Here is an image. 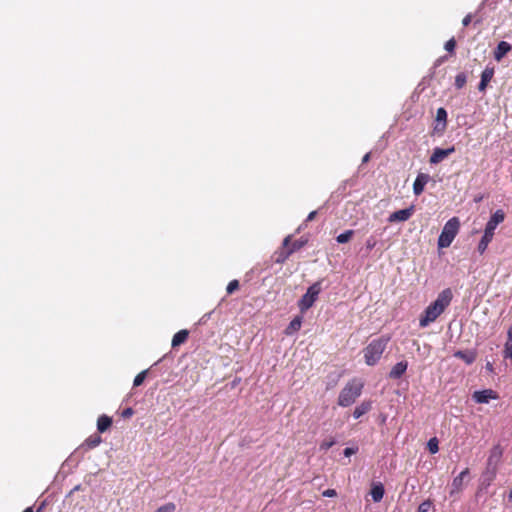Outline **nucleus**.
Returning <instances> with one entry per match:
<instances>
[{"instance_id":"obj_18","label":"nucleus","mask_w":512,"mask_h":512,"mask_svg":"<svg viewBox=\"0 0 512 512\" xmlns=\"http://www.w3.org/2000/svg\"><path fill=\"white\" fill-rule=\"evenodd\" d=\"M188 336H189L188 330L183 329V330L178 331L176 334H174V336L172 338V343H171L172 347L175 348V347H178L181 344L185 343L188 339Z\"/></svg>"},{"instance_id":"obj_25","label":"nucleus","mask_w":512,"mask_h":512,"mask_svg":"<svg viewBox=\"0 0 512 512\" xmlns=\"http://www.w3.org/2000/svg\"><path fill=\"white\" fill-rule=\"evenodd\" d=\"M427 447L431 454H436L439 451L437 438L436 437L431 438L427 443Z\"/></svg>"},{"instance_id":"obj_30","label":"nucleus","mask_w":512,"mask_h":512,"mask_svg":"<svg viewBox=\"0 0 512 512\" xmlns=\"http://www.w3.org/2000/svg\"><path fill=\"white\" fill-rule=\"evenodd\" d=\"M432 508L433 502L430 499H427L418 506V512H429Z\"/></svg>"},{"instance_id":"obj_36","label":"nucleus","mask_w":512,"mask_h":512,"mask_svg":"<svg viewBox=\"0 0 512 512\" xmlns=\"http://www.w3.org/2000/svg\"><path fill=\"white\" fill-rule=\"evenodd\" d=\"M376 239L374 237H369L366 240L365 246L367 250H372L376 246Z\"/></svg>"},{"instance_id":"obj_31","label":"nucleus","mask_w":512,"mask_h":512,"mask_svg":"<svg viewBox=\"0 0 512 512\" xmlns=\"http://www.w3.org/2000/svg\"><path fill=\"white\" fill-rule=\"evenodd\" d=\"M176 505L173 502L160 506L155 512H175Z\"/></svg>"},{"instance_id":"obj_28","label":"nucleus","mask_w":512,"mask_h":512,"mask_svg":"<svg viewBox=\"0 0 512 512\" xmlns=\"http://www.w3.org/2000/svg\"><path fill=\"white\" fill-rule=\"evenodd\" d=\"M501 456H502L501 449L498 446L494 447L489 456L488 463L489 464L492 463L493 460L498 461Z\"/></svg>"},{"instance_id":"obj_13","label":"nucleus","mask_w":512,"mask_h":512,"mask_svg":"<svg viewBox=\"0 0 512 512\" xmlns=\"http://www.w3.org/2000/svg\"><path fill=\"white\" fill-rule=\"evenodd\" d=\"M469 474V468H465L458 476L452 481V489L450 494L458 493L462 490L464 478Z\"/></svg>"},{"instance_id":"obj_37","label":"nucleus","mask_w":512,"mask_h":512,"mask_svg":"<svg viewBox=\"0 0 512 512\" xmlns=\"http://www.w3.org/2000/svg\"><path fill=\"white\" fill-rule=\"evenodd\" d=\"M357 451H358V447H355V448H353V447H347V448H345V449H344L343 453H344V455H345L346 457H349V456H351V455H353V454L357 453Z\"/></svg>"},{"instance_id":"obj_4","label":"nucleus","mask_w":512,"mask_h":512,"mask_svg":"<svg viewBox=\"0 0 512 512\" xmlns=\"http://www.w3.org/2000/svg\"><path fill=\"white\" fill-rule=\"evenodd\" d=\"M363 386V382L359 379L349 381L340 391L338 396V405L342 407H349L352 405L361 395Z\"/></svg>"},{"instance_id":"obj_35","label":"nucleus","mask_w":512,"mask_h":512,"mask_svg":"<svg viewBox=\"0 0 512 512\" xmlns=\"http://www.w3.org/2000/svg\"><path fill=\"white\" fill-rule=\"evenodd\" d=\"M455 47H456V41L454 38H451L450 40H448L445 44V49L448 51V52H454L455 50Z\"/></svg>"},{"instance_id":"obj_20","label":"nucleus","mask_w":512,"mask_h":512,"mask_svg":"<svg viewBox=\"0 0 512 512\" xmlns=\"http://www.w3.org/2000/svg\"><path fill=\"white\" fill-rule=\"evenodd\" d=\"M372 408V402L371 401H363L360 405H358L354 411L353 416L354 418L358 419L367 412H369Z\"/></svg>"},{"instance_id":"obj_24","label":"nucleus","mask_w":512,"mask_h":512,"mask_svg":"<svg viewBox=\"0 0 512 512\" xmlns=\"http://www.w3.org/2000/svg\"><path fill=\"white\" fill-rule=\"evenodd\" d=\"M354 235V231L353 230H346L345 232L339 234L337 237H336V241L338 243H347L351 240V238L353 237Z\"/></svg>"},{"instance_id":"obj_12","label":"nucleus","mask_w":512,"mask_h":512,"mask_svg":"<svg viewBox=\"0 0 512 512\" xmlns=\"http://www.w3.org/2000/svg\"><path fill=\"white\" fill-rule=\"evenodd\" d=\"M291 241V236H287L283 241V248L276 252V263H284L291 254V251L288 250L289 242Z\"/></svg>"},{"instance_id":"obj_45","label":"nucleus","mask_w":512,"mask_h":512,"mask_svg":"<svg viewBox=\"0 0 512 512\" xmlns=\"http://www.w3.org/2000/svg\"><path fill=\"white\" fill-rule=\"evenodd\" d=\"M508 499H509L510 502H512V490L509 493Z\"/></svg>"},{"instance_id":"obj_17","label":"nucleus","mask_w":512,"mask_h":512,"mask_svg":"<svg viewBox=\"0 0 512 512\" xmlns=\"http://www.w3.org/2000/svg\"><path fill=\"white\" fill-rule=\"evenodd\" d=\"M112 426V418L103 414L97 419V430L99 433L106 432Z\"/></svg>"},{"instance_id":"obj_21","label":"nucleus","mask_w":512,"mask_h":512,"mask_svg":"<svg viewBox=\"0 0 512 512\" xmlns=\"http://www.w3.org/2000/svg\"><path fill=\"white\" fill-rule=\"evenodd\" d=\"M385 490L381 483L374 484L371 488L370 494L374 502H380L384 496Z\"/></svg>"},{"instance_id":"obj_33","label":"nucleus","mask_w":512,"mask_h":512,"mask_svg":"<svg viewBox=\"0 0 512 512\" xmlns=\"http://www.w3.org/2000/svg\"><path fill=\"white\" fill-rule=\"evenodd\" d=\"M145 378H146V371L140 372L134 378L133 385L136 387L140 386L144 382Z\"/></svg>"},{"instance_id":"obj_5","label":"nucleus","mask_w":512,"mask_h":512,"mask_svg":"<svg viewBox=\"0 0 512 512\" xmlns=\"http://www.w3.org/2000/svg\"><path fill=\"white\" fill-rule=\"evenodd\" d=\"M460 228V221L458 217H452L449 219L438 238V247L447 248L451 245L455 237L457 236Z\"/></svg>"},{"instance_id":"obj_34","label":"nucleus","mask_w":512,"mask_h":512,"mask_svg":"<svg viewBox=\"0 0 512 512\" xmlns=\"http://www.w3.org/2000/svg\"><path fill=\"white\" fill-rule=\"evenodd\" d=\"M334 444H335V440H334V439L324 440V441H322V443L320 444V449H321V450H328V449H329V448H331Z\"/></svg>"},{"instance_id":"obj_10","label":"nucleus","mask_w":512,"mask_h":512,"mask_svg":"<svg viewBox=\"0 0 512 512\" xmlns=\"http://www.w3.org/2000/svg\"><path fill=\"white\" fill-rule=\"evenodd\" d=\"M430 181V175L426 173H419L413 183V192L416 196L423 193L426 184Z\"/></svg>"},{"instance_id":"obj_39","label":"nucleus","mask_w":512,"mask_h":512,"mask_svg":"<svg viewBox=\"0 0 512 512\" xmlns=\"http://www.w3.org/2000/svg\"><path fill=\"white\" fill-rule=\"evenodd\" d=\"M322 495L324 497H335L337 495V492L334 489H327L323 491Z\"/></svg>"},{"instance_id":"obj_15","label":"nucleus","mask_w":512,"mask_h":512,"mask_svg":"<svg viewBox=\"0 0 512 512\" xmlns=\"http://www.w3.org/2000/svg\"><path fill=\"white\" fill-rule=\"evenodd\" d=\"M408 363L406 361H400L396 363L389 372L391 379H399L407 370Z\"/></svg>"},{"instance_id":"obj_8","label":"nucleus","mask_w":512,"mask_h":512,"mask_svg":"<svg viewBox=\"0 0 512 512\" xmlns=\"http://www.w3.org/2000/svg\"><path fill=\"white\" fill-rule=\"evenodd\" d=\"M454 152H455L454 146H451L447 149L435 148L433 150L432 155L429 158V162H430V164H438Z\"/></svg>"},{"instance_id":"obj_1","label":"nucleus","mask_w":512,"mask_h":512,"mask_svg":"<svg viewBox=\"0 0 512 512\" xmlns=\"http://www.w3.org/2000/svg\"><path fill=\"white\" fill-rule=\"evenodd\" d=\"M452 292L449 288L440 292L434 302L426 307L419 318V325L422 328L427 327L434 322L450 305L452 300Z\"/></svg>"},{"instance_id":"obj_14","label":"nucleus","mask_w":512,"mask_h":512,"mask_svg":"<svg viewBox=\"0 0 512 512\" xmlns=\"http://www.w3.org/2000/svg\"><path fill=\"white\" fill-rule=\"evenodd\" d=\"M454 356L470 365L476 360L477 353L474 350H458L454 353Z\"/></svg>"},{"instance_id":"obj_11","label":"nucleus","mask_w":512,"mask_h":512,"mask_svg":"<svg viewBox=\"0 0 512 512\" xmlns=\"http://www.w3.org/2000/svg\"><path fill=\"white\" fill-rule=\"evenodd\" d=\"M493 76H494V67L487 66L481 74V80L478 85V90L480 92H484L486 90V87L492 80Z\"/></svg>"},{"instance_id":"obj_32","label":"nucleus","mask_w":512,"mask_h":512,"mask_svg":"<svg viewBox=\"0 0 512 512\" xmlns=\"http://www.w3.org/2000/svg\"><path fill=\"white\" fill-rule=\"evenodd\" d=\"M239 289V282L238 280H232L228 283L226 291L228 294H232L234 291Z\"/></svg>"},{"instance_id":"obj_26","label":"nucleus","mask_w":512,"mask_h":512,"mask_svg":"<svg viewBox=\"0 0 512 512\" xmlns=\"http://www.w3.org/2000/svg\"><path fill=\"white\" fill-rule=\"evenodd\" d=\"M467 81L466 75L464 73H459L455 77V87L457 89H461L465 86Z\"/></svg>"},{"instance_id":"obj_27","label":"nucleus","mask_w":512,"mask_h":512,"mask_svg":"<svg viewBox=\"0 0 512 512\" xmlns=\"http://www.w3.org/2000/svg\"><path fill=\"white\" fill-rule=\"evenodd\" d=\"M305 243H306L305 241H301V240H296L292 243L289 242L288 250L291 251V254H293L294 252L301 249L305 245Z\"/></svg>"},{"instance_id":"obj_43","label":"nucleus","mask_w":512,"mask_h":512,"mask_svg":"<svg viewBox=\"0 0 512 512\" xmlns=\"http://www.w3.org/2000/svg\"><path fill=\"white\" fill-rule=\"evenodd\" d=\"M486 368H487V370L492 371L493 366H492V364H491V363H489V362H488V363L486 364Z\"/></svg>"},{"instance_id":"obj_23","label":"nucleus","mask_w":512,"mask_h":512,"mask_svg":"<svg viewBox=\"0 0 512 512\" xmlns=\"http://www.w3.org/2000/svg\"><path fill=\"white\" fill-rule=\"evenodd\" d=\"M101 442H102L101 436H99L97 434H93L85 440L84 445L87 446V448H89V449H93V448L97 447Z\"/></svg>"},{"instance_id":"obj_19","label":"nucleus","mask_w":512,"mask_h":512,"mask_svg":"<svg viewBox=\"0 0 512 512\" xmlns=\"http://www.w3.org/2000/svg\"><path fill=\"white\" fill-rule=\"evenodd\" d=\"M503 356L512 361V325L507 331V341L504 344Z\"/></svg>"},{"instance_id":"obj_40","label":"nucleus","mask_w":512,"mask_h":512,"mask_svg":"<svg viewBox=\"0 0 512 512\" xmlns=\"http://www.w3.org/2000/svg\"><path fill=\"white\" fill-rule=\"evenodd\" d=\"M472 21V15L471 14H467L463 20H462V24L463 26H468Z\"/></svg>"},{"instance_id":"obj_44","label":"nucleus","mask_w":512,"mask_h":512,"mask_svg":"<svg viewBox=\"0 0 512 512\" xmlns=\"http://www.w3.org/2000/svg\"><path fill=\"white\" fill-rule=\"evenodd\" d=\"M23 512H33V508L32 507H27Z\"/></svg>"},{"instance_id":"obj_16","label":"nucleus","mask_w":512,"mask_h":512,"mask_svg":"<svg viewBox=\"0 0 512 512\" xmlns=\"http://www.w3.org/2000/svg\"><path fill=\"white\" fill-rule=\"evenodd\" d=\"M510 50H511V45L508 42H506V41L499 42L494 51L495 60L500 61Z\"/></svg>"},{"instance_id":"obj_41","label":"nucleus","mask_w":512,"mask_h":512,"mask_svg":"<svg viewBox=\"0 0 512 512\" xmlns=\"http://www.w3.org/2000/svg\"><path fill=\"white\" fill-rule=\"evenodd\" d=\"M316 215H317V211H312V212H310V213L308 214V216H307L306 221H307V222H309V221L314 220V219H315V217H316Z\"/></svg>"},{"instance_id":"obj_22","label":"nucleus","mask_w":512,"mask_h":512,"mask_svg":"<svg viewBox=\"0 0 512 512\" xmlns=\"http://www.w3.org/2000/svg\"><path fill=\"white\" fill-rule=\"evenodd\" d=\"M302 324V318L301 317H295L288 325V327L285 330V333L287 335H290L296 331H298L301 328Z\"/></svg>"},{"instance_id":"obj_2","label":"nucleus","mask_w":512,"mask_h":512,"mask_svg":"<svg viewBox=\"0 0 512 512\" xmlns=\"http://www.w3.org/2000/svg\"><path fill=\"white\" fill-rule=\"evenodd\" d=\"M390 340L391 337L388 335L372 340L364 349L365 363L369 366L375 365L381 359Z\"/></svg>"},{"instance_id":"obj_29","label":"nucleus","mask_w":512,"mask_h":512,"mask_svg":"<svg viewBox=\"0 0 512 512\" xmlns=\"http://www.w3.org/2000/svg\"><path fill=\"white\" fill-rule=\"evenodd\" d=\"M436 120H437L438 122H441V121H442V122L444 123V124H443V129H444V128H445V125H446V120H447V112H446V110H445L444 108H442V107H441V108H439V109L437 110V113H436Z\"/></svg>"},{"instance_id":"obj_9","label":"nucleus","mask_w":512,"mask_h":512,"mask_svg":"<svg viewBox=\"0 0 512 512\" xmlns=\"http://www.w3.org/2000/svg\"><path fill=\"white\" fill-rule=\"evenodd\" d=\"M414 213V206H410L406 209L397 210L389 215L388 221L390 223L394 222H404L407 221Z\"/></svg>"},{"instance_id":"obj_42","label":"nucleus","mask_w":512,"mask_h":512,"mask_svg":"<svg viewBox=\"0 0 512 512\" xmlns=\"http://www.w3.org/2000/svg\"><path fill=\"white\" fill-rule=\"evenodd\" d=\"M369 158H370V154H369V153H367L366 155H364V157H363V159H362V162H363V163L368 162V161H369Z\"/></svg>"},{"instance_id":"obj_6","label":"nucleus","mask_w":512,"mask_h":512,"mask_svg":"<svg viewBox=\"0 0 512 512\" xmlns=\"http://www.w3.org/2000/svg\"><path fill=\"white\" fill-rule=\"evenodd\" d=\"M321 282L317 281L313 283L308 289L307 292L301 297L298 302V307L300 311L303 313L307 311L309 308L313 306L315 301L318 298V295L321 292Z\"/></svg>"},{"instance_id":"obj_38","label":"nucleus","mask_w":512,"mask_h":512,"mask_svg":"<svg viewBox=\"0 0 512 512\" xmlns=\"http://www.w3.org/2000/svg\"><path fill=\"white\" fill-rule=\"evenodd\" d=\"M134 414V411L132 408L128 407L126 409H124L121 413V416L123 418H130L132 415Z\"/></svg>"},{"instance_id":"obj_7","label":"nucleus","mask_w":512,"mask_h":512,"mask_svg":"<svg viewBox=\"0 0 512 512\" xmlns=\"http://www.w3.org/2000/svg\"><path fill=\"white\" fill-rule=\"evenodd\" d=\"M472 398L477 403H488L490 400H496L499 398V395L496 391L492 389H485L481 391H475L472 395Z\"/></svg>"},{"instance_id":"obj_3","label":"nucleus","mask_w":512,"mask_h":512,"mask_svg":"<svg viewBox=\"0 0 512 512\" xmlns=\"http://www.w3.org/2000/svg\"><path fill=\"white\" fill-rule=\"evenodd\" d=\"M504 219L505 214L501 209H499L488 220L484 234L477 247V250L481 255L486 251L489 243L492 241L496 227L502 223Z\"/></svg>"}]
</instances>
